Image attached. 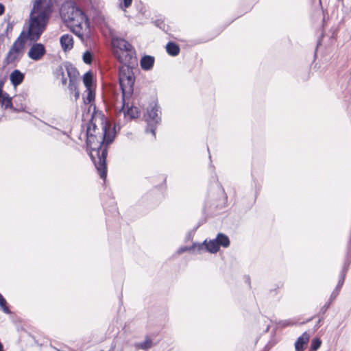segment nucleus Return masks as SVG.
<instances>
[{"label": "nucleus", "mask_w": 351, "mask_h": 351, "mask_svg": "<svg viewBox=\"0 0 351 351\" xmlns=\"http://www.w3.org/2000/svg\"><path fill=\"white\" fill-rule=\"evenodd\" d=\"M94 113L89 121L86 129V145L90 149V157L101 179L106 180L107 176L106 158L108 151L104 147L101 143V136L99 132H96L97 125L93 122Z\"/></svg>", "instance_id": "f257e3e1"}, {"label": "nucleus", "mask_w": 351, "mask_h": 351, "mask_svg": "<svg viewBox=\"0 0 351 351\" xmlns=\"http://www.w3.org/2000/svg\"><path fill=\"white\" fill-rule=\"evenodd\" d=\"M56 0H33L28 25L45 26L49 23Z\"/></svg>", "instance_id": "f03ea898"}, {"label": "nucleus", "mask_w": 351, "mask_h": 351, "mask_svg": "<svg viewBox=\"0 0 351 351\" xmlns=\"http://www.w3.org/2000/svg\"><path fill=\"white\" fill-rule=\"evenodd\" d=\"M133 66L120 65L119 66V84L122 95L121 110L125 106V100L132 97L134 93L135 75Z\"/></svg>", "instance_id": "7ed1b4c3"}, {"label": "nucleus", "mask_w": 351, "mask_h": 351, "mask_svg": "<svg viewBox=\"0 0 351 351\" xmlns=\"http://www.w3.org/2000/svg\"><path fill=\"white\" fill-rule=\"evenodd\" d=\"M161 114L160 106L157 102H153L147 106L146 113L144 115L147 123L145 133H151L154 139L156 138L157 127L161 123Z\"/></svg>", "instance_id": "20e7f679"}, {"label": "nucleus", "mask_w": 351, "mask_h": 351, "mask_svg": "<svg viewBox=\"0 0 351 351\" xmlns=\"http://www.w3.org/2000/svg\"><path fill=\"white\" fill-rule=\"evenodd\" d=\"M101 124L102 132L100 134L101 136V143L104 147L107 148L108 152V146L114 141L116 136L115 126L112 128L107 123L104 114L101 113Z\"/></svg>", "instance_id": "39448f33"}, {"label": "nucleus", "mask_w": 351, "mask_h": 351, "mask_svg": "<svg viewBox=\"0 0 351 351\" xmlns=\"http://www.w3.org/2000/svg\"><path fill=\"white\" fill-rule=\"evenodd\" d=\"M23 34L24 33L22 32L21 36L15 40L10 49L6 57V62L8 64L13 63L20 59L21 57H19V54L25 47V38L22 36Z\"/></svg>", "instance_id": "423d86ee"}, {"label": "nucleus", "mask_w": 351, "mask_h": 351, "mask_svg": "<svg viewBox=\"0 0 351 351\" xmlns=\"http://www.w3.org/2000/svg\"><path fill=\"white\" fill-rule=\"evenodd\" d=\"M114 55L121 65L133 66L137 64V58L136 51L132 47L128 51L121 53L119 51H114Z\"/></svg>", "instance_id": "0eeeda50"}, {"label": "nucleus", "mask_w": 351, "mask_h": 351, "mask_svg": "<svg viewBox=\"0 0 351 351\" xmlns=\"http://www.w3.org/2000/svg\"><path fill=\"white\" fill-rule=\"evenodd\" d=\"M71 10L72 16L67 17V22L76 21L75 25L77 27L82 28V24H84L87 27H90V23H88V17L82 9L78 7H72Z\"/></svg>", "instance_id": "6e6552de"}, {"label": "nucleus", "mask_w": 351, "mask_h": 351, "mask_svg": "<svg viewBox=\"0 0 351 351\" xmlns=\"http://www.w3.org/2000/svg\"><path fill=\"white\" fill-rule=\"evenodd\" d=\"M46 53L45 46L41 43H34L28 51V56L30 59L38 61L43 58Z\"/></svg>", "instance_id": "1a4fd4ad"}, {"label": "nucleus", "mask_w": 351, "mask_h": 351, "mask_svg": "<svg viewBox=\"0 0 351 351\" xmlns=\"http://www.w3.org/2000/svg\"><path fill=\"white\" fill-rule=\"evenodd\" d=\"M111 43L112 46L117 49L114 51H119L121 54L130 51L133 47L128 41L118 36H112Z\"/></svg>", "instance_id": "9d476101"}, {"label": "nucleus", "mask_w": 351, "mask_h": 351, "mask_svg": "<svg viewBox=\"0 0 351 351\" xmlns=\"http://www.w3.org/2000/svg\"><path fill=\"white\" fill-rule=\"evenodd\" d=\"M203 250L210 254H216L219 251V245L215 239L210 240L206 239L202 243H198L197 252L200 253Z\"/></svg>", "instance_id": "9b49d317"}, {"label": "nucleus", "mask_w": 351, "mask_h": 351, "mask_svg": "<svg viewBox=\"0 0 351 351\" xmlns=\"http://www.w3.org/2000/svg\"><path fill=\"white\" fill-rule=\"evenodd\" d=\"M67 77L69 79V89H75V85H78L80 82V73L71 64L69 66L67 64Z\"/></svg>", "instance_id": "f8f14e48"}, {"label": "nucleus", "mask_w": 351, "mask_h": 351, "mask_svg": "<svg viewBox=\"0 0 351 351\" xmlns=\"http://www.w3.org/2000/svg\"><path fill=\"white\" fill-rule=\"evenodd\" d=\"M45 29V26L28 25L26 38L30 41H37Z\"/></svg>", "instance_id": "ddd939ff"}, {"label": "nucleus", "mask_w": 351, "mask_h": 351, "mask_svg": "<svg viewBox=\"0 0 351 351\" xmlns=\"http://www.w3.org/2000/svg\"><path fill=\"white\" fill-rule=\"evenodd\" d=\"M155 58L150 55L145 54L140 60V66L143 71H147L153 69Z\"/></svg>", "instance_id": "4468645a"}, {"label": "nucleus", "mask_w": 351, "mask_h": 351, "mask_svg": "<svg viewBox=\"0 0 351 351\" xmlns=\"http://www.w3.org/2000/svg\"><path fill=\"white\" fill-rule=\"evenodd\" d=\"M24 79L25 74L18 69L14 70L10 75V80L14 87L20 85Z\"/></svg>", "instance_id": "2eb2a0df"}, {"label": "nucleus", "mask_w": 351, "mask_h": 351, "mask_svg": "<svg viewBox=\"0 0 351 351\" xmlns=\"http://www.w3.org/2000/svg\"><path fill=\"white\" fill-rule=\"evenodd\" d=\"M309 340V335L306 332L303 333L300 336L295 342V351H303L304 346L307 344Z\"/></svg>", "instance_id": "dca6fc26"}, {"label": "nucleus", "mask_w": 351, "mask_h": 351, "mask_svg": "<svg viewBox=\"0 0 351 351\" xmlns=\"http://www.w3.org/2000/svg\"><path fill=\"white\" fill-rule=\"evenodd\" d=\"M215 239L219 245V250L221 247L227 248L230 245V240L229 237L224 233L219 232Z\"/></svg>", "instance_id": "f3484780"}, {"label": "nucleus", "mask_w": 351, "mask_h": 351, "mask_svg": "<svg viewBox=\"0 0 351 351\" xmlns=\"http://www.w3.org/2000/svg\"><path fill=\"white\" fill-rule=\"evenodd\" d=\"M167 53L173 57L177 56L180 51V48L178 44L175 42L169 41L166 45Z\"/></svg>", "instance_id": "a211bd4d"}, {"label": "nucleus", "mask_w": 351, "mask_h": 351, "mask_svg": "<svg viewBox=\"0 0 351 351\" xmlns=\"http://www.w3.org/2000/svg\"><path fill=\"white\" fill-rule=\"evenodd\" d=\"M346 276L343 274H339V279L335 289L332 291L330 295V300L334 301L339 295L340 290L344 283Z\"/></svg>", "instance_id": "6ab92c4d"}, {"label": "nucleus", "mask_w": 351, "mask_h": 351, "mask_svg": "<svg viewBox=\"0 0 351 351\" xmlns=\"http://www.w3.org/2000/svg\"><path fill=\"white\" fill-rule=\"evenodd\" d=\"M82 80L86 89L93 88L94 84L93 74L90 71L84 74Z\"/></svg>", "instance_id": "aec40b11"}, {"label": "nucleus", "mask_w": 351, "mask_h": 351, "mask_svg": "<svg viewBox=\"0 0 351 351\" xmlns=\"http://www.w3.org/2000/svg\"><path fill=\"white\" fill-rule=\"evenodd\" d=\"M123 112L124 117H129L130 119H133L137 118L139 115L138 109L135 106L128 107L126 110H124V108L121 110L120 109V112Z\"/></svg>", "instance_id": "412c9836"}, {"label": "nucleus", "mask_w": 351, "mask_h": 351, "mask_svg": "<svg viewBox=\"0 0 351 351\" xmlns=\"http://www.w3.org/2000/svg\"><path fill=\"white\" fill-rule=\"evenodd\" d=\"M0 103L5 108H12V98L6 93L3 92V87L1 88V95L0 96Z\"/></svg>", "instance_id": "4be33fe9"}, {"label": "nucleus", "mask_w": 351, "mask_h": 351, "mask_svg": "<svg viewBox=\"0 0 351 351\" xmlns=\"http://www.w3.org/2000/svg\"><path fill=\"white\" fill-rule=\"evenodd\" d=\"M351 263V251L349 250V247L346 249V254L344 258L343 265L342 267L340 274H343V275L346 276V274L348 271L349 266Z\"/></svg>", "instance_id": "5701e85b"}, {"label": "nucleus", "mask_w": 351, "mask_h": 351, "mask_svg": "<svg viewBox=\"0 0 351 351\" xmlns=\"http://www.w3.org/2000/svg\"><path fill=\"white\" fill-rule=\"evenodd\" d=\"M152 345H153L152 339L149 337L147 336L145 337V339L143 341L136 343L135 344V347L138 349L146 350L152 348Z\"/></svg>", "instance_id": "b1692460"}, {"label": "nucleus", "mask_w": 351, "mask_h": 351, "mask_svg": "<svg viewBox=\"0 0 351 351\" xmlns=\"http://www.w3.org/2000/svg\"><path fill=\"white\" fill-rule=\"evenodd\" d=\"M197 245L198 243L195 242L190 246H181L178 249L177 254H181L186 252H192L193 253L196 252L197 254H199L197 252Z\"/></svg>", "instance_id": "393cba45"}, {"label": "nucleus", "mask_w": 351, "mask_h": 351, "mask_svg": "<svg viewBox=\"0 0 351 351\" xmlns=\"http://www.w3.org/2000/svg\"><path fill=\"white\" fill-rule=\"evenodd\" d=\"M86 92L87 93L86 96L83 99L84 104H88L95 100V93L93 88L86 89Z\"/></svg>", "instance_id": "a878e982"}, {"label": "nucleus", "mask_w": 351, "mask_h": 351, "mask_svg": "<svg viewBox=\"0 0 351 351\" xmlns=\"http://www.w3.org/2000/svg\"><path fill=\"white\" fill-rule=\"evenodd\" d=\"M57 79H60L62 84H66V79L64 77V70L62 65L58 66L53 73Z\"/></svg>", "instance_id": "bb28decb"}, {"label": "nucleus", "mask_w": 351, "mask_h": 351, "mask_svg": "<svg viewBox=\"0 0 351 351\" xmlns=\"http://www.w3.org/2000/svg\"><path fill=\"white\" fill-rule=\"evenodd\" d=\"M322 345V341L319 338L316 337L312 339L309 351H317Z\"/></svg>", "instance_id": "cd10ccee"}, {"label": "nucleus", "mask_w": 351, "mask_h": 351, "mask_svg": "<svg viewBox=\"0 0 351 351\" xmlns=\"http://www.w3.org/2000/svg\"><path fill=\"white\" fill-rule=\"evenodd\" d=\"M82 60L84 63H86L87 64H90L93 60V53L89 50H86L83 53Z\"/></svg>", "instance_id": "c85d7f7f"}, {"label": "nucleus", "mask_w": 351, "mask_h": 351, "mask_svg": "<svg viewBox=\"0 0 351 351\" xmlns=\"http://www.w3.org/2000/svg\"><path fill=\"white\" fill-rule=\"evenodd\" d=\"M0 306L2 308L3 311L5 313H10V311L8 306H7V302L1 293H0Z\"/></svg>", "instance_id": "c756f323"}, {"label": "nucleus", "mask_w": 351, "mask_h": 351, "mask_svg": "<svg viewBox=\"0 0 351 351\" xmlns=\"http://www.w3.org/2000/svg\"><path fill=\"white\" fill-rule=\"evenodd\" d=\"M332 302L333 301H330L329 299L328 301L320 308L318 314L316 316H320V315H324L326 313V312L327 311V310L329 308V307Z\"/></svg>", "instance_id": "7c9ffc66"}, {"label": "nucleus", "mask_w": 351, "mask_h": 351, "mask_svg": "<svg viewBox=\"0 0 351 351\" xmlns=\"http://www.w3.org/2000/svg\"><path fill=\"white\" fill-rule=\"evenodd\" d=\"M154 25L158 27L159 29H162L164 32H166V24L162 19H157L154 21Z\"/></svg>", "instance_id": "2f4dec72"}, {"label": "nucleus", "mask_w": 351, "mask_h": 351, "mask_svg": "<svg viewBox=\"0 0 351 351\" xmlns=\"http://www.w3.org/2000/svg\"><path fill=\"white\" fill-rule=\"evenodd\" d=\"M199 225H197L195 228H193V230H191L188 232V233L186 234L185 239H184L185 242H188V241L192 240L193 235L195 234V232L199 228Z\"/></svg>", "instance_id": "473e14b6"}, {"label": "nucleus", "mask_w": 351, "mask_h": 351, "mask_svg": "<svg viewBox=\"0 0 351 351\" xmlns=\"http://www.w3.org/2000/svg\"><path fill=\"white\" fill-rule=\"evenodd\" d=\"M66 39H67L66 48H67V51H68V50L71 49L73 47V39L72 36H70L69 34H67Z\"/></svg>", "instance_id": "72a5a7b5"}, {"label": "nucleus", "mask_w": 351, "mask_h": 351, "mask_svg": "<svg viewBox=\"0 0 351 351\" xmlns=\"http://www.w3.org/2000/svg\"><path fill=\"white\" fill-rule=\"evenodd\" d=\"M77 86L78 85H75V89H69L71 93H73L74 94V97H75V100L76 101L77 99H79L80 97V91L77 88Z\"/></svg>", "instance_id": "f704fd0d"}, {"label": "nucleus", "mask_w": 351, "mask_h": 351, "mask_svg": "<svg viewBox=\"0 0 351 351\" xmlns=\"http://www.w3.org/2000/svg\"><path fill=\"white\" fill-rule=\"evenodd\" d=\"M60 43L62 49L66 51V34L62 35L60 38Z\"/></svg>", "instance_id": "c9c22d12"}, {"label": "nucleus", "mask_w": 351, "mask_h": 351, "mask_svg": "<svg viewBox=\"0 0 351 351\" xmlns=\"http://www.w3.org/2000/svg\"><path fill=\"white\" fill-rule=\"evenodd\" d=\"M123 6L125 8H129L132 3V0H123Z\"/></svg>", "instance_id": "e433bc0d"}, {"label": "nucleus", "mask_w": 351, "mask_h": 351, "mask_svg": "<svg viewBox=\"0 0 351 351\" xmlns=\"http://www.w3.org/2000/svg\"><path fill=\"white\" fill-rule=\"evenodd\" d=\"M5 11V7L3 4L0 3V16L3 14Z\"/></svg>", "instance_id": "4c0bfd02"}, {"label": "nucleus", "mask_w": 351, "mask_h": 351, "mask_svg": "<svg viewBox=\"0 0 351 351\" xmlns=\"http://www.w3.org/2000/svg\"><path fill=\"white\" fill-rule=\"evenodd\" d=\"M60 16H61V17H62V21H63L64 23H66V20L64 19V13H63L62 8H60Z\"/></svg>", "instance_id": "58836bf2"}, {"label": "nucleus", "mask_w": 351, "mask_h": 351, "mask_svg": "<svg viewBox=\"0 0 351 351\" xmlns=\"http://www.w3.org/2000/svg\"><path fill=\"white\" fill-rule=\"evenodd\" d=\"M309 75H310V73H309V71L308 70V71H306V75H305V77H304L302 78V80H308V79L309 78Z\"/></svg>", "instance_id": "ea45409f"}, {"label": "nucleus", "mask_w": 351, "mask_h": 351, "mask_svg": "<svg viewBox=\"0 0 351 351\" xmlns=\"http://www.w3.org/2000/svg\"><path fill=\"white\" fill-rule=\"evenodd\" d=\"M322 319H323V317H321L318 319V321L317 322V323L315 324L316 328H319L320 326V324H321V322L322 321Z\"/></svg>", "instance_id": "a19ab883"}, {"label": "nucleus", "mask_w": 351, "mask_h": 351, "mask_svg": "<svg viewBox=\"0 0 351 351\" xmlns=\"http://www.w3.org/2000/svg\"><path fill=\"white\" fill-rule=\"evenodd\" d=\"M73 32L75 33L76 35H77L80 38H82L83 37V34H81L80 32H75V30H73Z\"/></svg>", "instance_id": "79ce46f5"}, {"label": "nucleus", "mask_w": 351, "mask_h": 351, "mask_svg": "<svg viewBox=\"0 0 351 351\" xmlns=\"http://www.w3.org/2000/svg\"><path fill=\"white\" fill-rule=\"evenodd\" d=\"M257 193H258V191H256V193H255V195H254V199H253V201H252V204H254V203H255V202H256V196H257Z\"/></svg>", "instance_id": "37998d69"}, {"label": "nucleus", "mask_w": 351, "mask_h": 351, "mask_svg": "<svg viewBox=\"0 0 351 351\" xmlns=\"http://www.w3.org/2000/svg\"><path fill=\"white\" fill-rule=\"evenodd\" d=\"M277 290H278V288H275L274 289H271L270 291H271V293L275 292L276 293H277Z\"/></svg>", "instance_id": "c03bdc74"}, {"label": "nucleus", "mask_w": 351, "mask_h": 351, "mask_svg": "<svg viewBox=\"0 0 351 351\" xmlns=\"http://www.w3.org/2000/svg\"><path fill=\"white\" fill-rule=\"evenodd\" d=\"M0 351H3V347L1 342H0Z\"/></svg>", "instance_id": "a18cd8bd"}, {"label": "nucleus", "mask_w": 351, "mask_h": 351, "mask_svg": "<svg viewBox=\"0 0 351 351\" xmlns=\"http://www.w3.org/2000/svg\"><path fill=\"white\" fill-rule=\"evenodd\" d=\"M312 319H313V317H311V318L308 319L307 320V322L311 321V320H312Z\"/></svg>", "instance_id": "49530a36"}, {"label": "nucleus", "mask_w": 351, "mask_h": 351, "mask_svg": "<svg viewBox=\"0 0 351 351\" xmlns=\"http://www.w3.org/2000/svg\"><path fill=\"white\" fill-rule=\"evenodd\" d=\"M125 106H128V104H126V103L125 102V106H124V107H125Z\"/></svg>", "instance_id": "de8ad7c7"}, {"label": "nucleus", "mask_w": 351, "mask_h": 351, "mask_svg": "<svg viewBox=\"0 0 351 351\" xmlns=\"http://www.w3.org/2000/svg\"><path fill=\"white\" fill-rule=\"evenodd\" d=\"M248 281H250V278H248ZM248 284L250 285V282H248Z\"/></svg>", "instance_id": "09e8293b"}]
</instances>
